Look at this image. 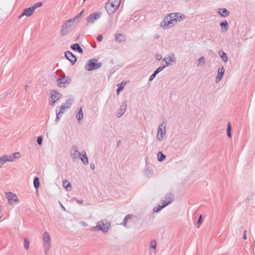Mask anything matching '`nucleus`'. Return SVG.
I'll return each mask as SVG.
<instances>
[{
	"label": "nucleus",
	"mask_w": 255,
	"mask_h": 255,
	"mask_svg": "<svg viewBox=\"0 0 255 255\" xmlns=\"http://www.w3.org/2000/svg\"><path fill=\"white\" fill-rule=\"evenodd\" d=\"M174 199V196L171 193H168L165 195L163 199L161 200L162 205H158L157 207L154 208L153 211L158 212L163 208L172 203Z\"/></svg>",
	"instance_id": "f257e3e1"
},
{
	"label": "nucleus",
	"mask_w": 255,
	"mask_h": 255,
	"mask_svg": "<svg viewBox=\"0 0 255 255\" xmlns=\"http://www.w3.org/2000/svg\"><path fill=\"white\" fill-rule=\"evenodd\" d=\"M110 227V224L106 221L101 220L98 222L96 226L93 227L91 231L95 232L97 231H102L104 233H107Z\"/></svg>",
	"instance_id": "f03ea898"
},
{
	"label": "nucleus",
	"mask_w": 255,
	"mask_h": 255,
	"mask_svg": "<svg viewBox=\"0 0 255 255\" xmlns=\"http://www.w3.org/2000/svg\"><path fill=\"white\" fill-rule=\"evenodd\" d=\"M71 23V20L69 19L64 21L60 32L61 35H67L72 31L73 27Z\"/></svg>",
	"instance_id": "7ed1b4c3"
},
{
	"label": "nucleus",
	"mask_w": 255,
	"mask_h": 255,
	"mask_svg": "<svg viewBox=\"0 0 255 255\" xmlns=\"http://www.w3.org/2000/svg\"><path fill=\"white\" fill-rule=\"evenodd\" d=\"M57 83L60 88H65L70 83L71 80L70 77L66 76L64 73L57 79Z\"/></svg>",
	"instance_id": "20e7f679"
},
{
	"label": "nucleus",
	"mask_w": 255,
	"mask_h": 255,
	"mask_svg": "<svg viewBox=\"0 0 255 255\" xmlns=\"http://www.w3.org/2000/svg\"><path fill=\"white\" fill-rule=\"evenodd\" d=\"M102 66L101 63H97V59L92 58L89 60L88 63L85 66V68L88 71H91L98 69Z\"/></svg>",
	"instance_id": "39448f33"
},
{
	"label": "nucleus",
	"mask_w": 255,
	"mask_h": 255,
	"mask_svg": "<svg viewBox=\"0 0 255 255\" xmlns=\"http://www.w3.org/2000/svg\"><path fill=\"white\" fill-rule=\"evenodd\" d=\"M175 18L173 19L172 17H166L161 23V26L164 28H169L173 27L176 24Z\"/></svg>",
	"instance_id": "423d86ee"
},
{
	"label": "nucleus",
	"mask_w": 255,
	"mask_h": 255,
	"mask_svg": "<svg viewBox=\"0 0 255 255\" xmlns=\"http://www.w3.org/2000/svg\"><path fill=\"white\" fill-rule=\"evenodd\" d=\"M166 126V123L163 122L158 127L156 138L159 141H161L163 140V137L165 135Z\"/></svg>",
	"instance_id": "0eeeda50"
},
{
	"label": "nucleus",
	"mask_w": 255,
	"mask_h": 255,
	"mask_svg": "<svg viewBox=\"0 0 255 255\" xmlns=\"http://www.w3.org/2000/svg\"><path fill=\"white\" fill-rule=\"evenodd\" d=\"M70 156L74 162L77 161L81 156V153L78 151L76 146H72L70 151Z\"/></svg>",
	"instance_id": "6e6552de"
},
{
	"label": "nucleus",
	"mask_w": 255,
	"mask_h": 255,
	"mask_svg": "<svg viewBox=\"0 0 255 255\" xmlns=\"http://www.w3.org/2000/svg\"><path fill=\"white\" fill-rule=\"evenodd\" d=\"M102 15L101 12H94L90 14L87 18L86 21L88 24H92L95 20L99 19Z\"/></svg>",
	"instance_id": "1a4fd4ad"
},
{
	"label": "nucleus",
	"mask_w": 255,
	"mask_h": 255,
	"mask_svg": "<svg viewBox=\"0 0 255 255\" xmlns=\"http://www.w3.org/2000/svg\"><path fill=\"white\" fill-rule=\"evenodd\" d=\"M43 240L44 242V248L45 252L47 253V251L50 249V236L47 232H44L43 234Z\"/></svg>",
	"instance_id": "9d476101"
},
{
	"label": "nucleus",
	"mask_w": 255,
	"mask_h": 255,
	"mask_svg": "<svg viewBox=\"0 0 255 255\" xmlns=\"http://www.w3.org/2000/svg\"><path fill=\"white\" fill-rule=\"evenodd\" d=\"M118 8V6L115 5L114 3H112L109 1L105 5V9L109 14L115 13Z\"/></svg>",
	"instance_id": "9b49d317"
},
{
	"label": "nucleus",
	"mask_w": 255,
	"mask_h": 255,
	"mask_svg": "<svg viewBox=\"0 0 255 255\" xmlns=\"http://www.w3.org/2000/svg\"><path fill=\"white\" fill-rule=\"evenodd\" d=\"M6 196L8 203L11 205L17 203L19 201L17 197L14 193L8 192L6 193Z\"/></svg>",
	"instance_id": "f8f14e48"
},
{
	"label": "nucleus",
	"mask_w": 255,
	"mask_h": 255,
	"mask_svg": "<svg viewBox=\"0 0 255 255\" xmlns=\"http://www.w3.org/2000/svg\"><path fill=\"white\" fill-rule=\"evenodd\" d=\"M51 98L52 99V102L50 103V105L52 107L54 106V104L58 100H59L62 96V94L59 92L53 90L50 92Z\"/></svg>",
	"instance_id": "ddd939ff"
},
{
	"label": "nucleus",
	"mask_w": 255,
	"mask_h": 255,
	"mask_svg": "<svg viewBox=\"0 0 255 255\" xmlns=\"http://www.w3.org/2000/svg\"><path fill=\"white\" fill-rule=\"evenodd\" d=\"M67 109L66 108L65 105H62L59 109V111H58V110H56V118L55 119V122L58 123V122L60 121V118L62 117V115L65 112V110Z\"/></svg>",
	"instance_id": "4468645a"
},
{
	"label": "nucleus",
	"mask_w": 255,
	"mask_h": 255,
	"mask_svg": "<svg viewBox=\"0 0 255 255\" xmlns=\"http://www.w3.org/2000/svg\"><path fill=\"white\" fill-rule=\"evenodd\" d=\"M65 57L71 62L72 65L77 61L76 56L70 51H67L65 52Z\"/></svg>",
	"instance_id": "2eb2a0df"
},
{
	"label": "nucleus",
	"mask_w": 255,
	"mask_h": 255,
	"mask_svg": "<svg viewBox=\"0 0 255 255\" xmlns=\"http://www.w3.org/2000/svg\"><path fill=\"white\" fill-rule=\"evenodd\" d=\"M34 8L33 7H30L27 8H25L22 13L19 16V18H20L22 16L26 15V16H30L33 14L34 12Z\"/></svg>",
	"instance_id": "dca6fc26"
},
{
	"label": "nucleus",
	"mask_w": 255,
	"mask_h": 255,
	"mask_svg": "<svg viewBox=\"0 0 255 255\" xmlns=\"http://www.w3.org/2000/svg\"><path fill=\"white\" fill-rule=\"evenodd\" d=\"M163 61L165 62L166 64L165 66H166V67L169 66L171 65V62H176V57L174 54H172L170 56L164 58Z\"/></svg>",
	"instance_id": "f3484780"
},
{
	"label": "nucleus",
	"mask_w": 255,
	"mask_h": 255,
	"mask_svg": "<svg viewBox=\"0 0 255 255\" xmlns=\"http://www.w3.org/2000/svg\"><path fill=\"white\" fill-rule=\"evenodd\" d=\"M127 107V101H125L123 103L121 106L120 109L119 110L117 113V117L118 118L121 117L125 113Z\"/></svg>",
	"instance_id": "a211bd4d"
},
{
	"label": "nucleus",
	"mask_w": 255,
	"mask_h": 255,
	"mask_svg": "<svg viewBox=\"0 0 255 255\" xmlns=\"http://www.w3.org/2000/svg\"><path fill=\"white\" fill-rule=\"evenodd\" d=\"M7 161H13L14 159L19 158L20 157L19 152H15L10 155H5Z\"/></svg>",
	"instance_id": "6ab92c4d"
},
{
	"label": "nucleus",
	"mask_w": 255,
	"mask_h": 255,
	"mask_svg": "<svg viewBox=\"0 0 255 255\" xmlns=\"http://www.w3.org/2000/svg\"><path fill=\"white\" fill-rule=\"evenodd\" d=\"M225 72V69L223 67H221L218 70V75L216 78V82L218 83L222 79Z\"/></svg>",
	"instance_id": "aec40b11"
},
{
	"label": "nucleus",
	"mask_w": 255,
	"mask_h": 255,
	"mask_svg": "<svg viewBox=\"0 0 255 255\" xmlns=\"http://www.w3.org/2000/svg\"><path fill=\"white\" fill-rule=\"evenodd\" d=\"M169 16L170 17H172V18L173 19H174V18H175V20H176V23L178 21H180L183 18H184V16L183 14H181L180 13H171L169 14Z\"/></svg>",
	"instance_id": "412c9836"
},
{
	"label": "nucleus",
	"mask_w": 255,
	"mask_h": 255,
	"mask_svg": "<svg viewBox=\"0 0 255 255\" xmlns=\"http://www.w3.org/2000/svg\"><path fill=\"white\" fill-rule=\"evenodd\" d=\"M115 37L116 41L119 43L125 42L126 40L125 36L121 33H116Z\"/></svg>",
	"instance_id": "4be33fe9"
},
{
	"label": "nucleus",
	"mask_w": 255,
	"mask_h": 255,
	"mask_svg": "<svg viewBox=\"0 0 255 255\" xmlns=\"http://www.w3.org/2000/svg\"><path fill=\"white\" fill-rule=\"evenodd\" d=\"M80 159L82 162V163L84 165H87L88 164V158L86 155V153L85 151H83L81 152Z\"/></svg>",
	"instance_id": "5701e85b"
},
{
	"label": "nucleus",
	"mask_w": 255,
	"mask_h": 255,
	"mask_svg": "<svg viewBox=\"0 0 255 255\" xmlns=\"http://www.w3.org/2000/svg\"><path fill=\"white\" fill-rule=\"evenodd\" d=\"M218 12L223 17H226L230 15V11L226 8H220Z\"/></svg>",
	"instance_id": "b1692460"
},
{
	"label": "nucleus",
	"mask_w": 255,
	"mask_h": 255,
	"mask_svg": "<svg viewBox=\"0 0 255 255\" xmlns=\"http://www.w3.org/2000/svg\"><path fill=\"white\" fill-rule=\"evenodd\" d=\"M220 26L221 27L222 31L223 32H226L229 29V24L226 20H224L220 23Z\"/></svg>",
	"instance_id": "393cba45"
},
{
	"label": "nucleus",
	"mask_w": 255,
	"mask_h": 255,
	"mask_svg": "<svg viewBox=\"0 0 255 255\" xmlns=\"http://www.w3.org/2000/svg\"><path fill=\"white\" fill-rule=\"evenodd\" d=\"M71 48L75 51H77L80 53H82L83 51L78 43H74L71 45Z\"/></svg>",
	"instance_id": "a878e982"
},
{
	"label": "nucleus",
	"mask_w": 255,
	"mask_h": 255,
	"mask_svg": "<svg viewBox=\"0 0 255 255\" xmlns=\"http://www.w3.org/2000/svg\"><path fill=\"white\" fill-rule=\"evenodd\" d=\"M63 186L68 191H70L72 189V186L70 182L67 180H65L63 182Z\"/></svg>",
	"instance_id": "bb28decb"
},
{
	"label": "nucleus",
	"mask_w": 255,
	"mask_h": 255,
	"mask_svg": "<svg viewBox=\"0 0 255 255\" xmlns=\"http://www.w3.org/2000/svg\"><path fill=\"white\" fill-rule=\"evenodd\" d=\"M133 217L132 214H128L124 218L123 222L121 224V225H123L125 227H127V223L129 219Z\"/></svg>",
	"instance_id": "cd10ccee"
},
{
	"label": "nucleus",
	"mask_w": 255,
	"mask_h": 255,
	"mask_svg": "<svg viewBox=\"0 0 255 255\" xmlns=\"http://www.w3.org/2000/svg\"><path fill=\"white\" fill-rule=\"evenodd\" d=\"M218 54L220 56L222 60L224 62H227L228 61V58L227 55L226 54V53L225 52H224L223 51H219L218 52Z\"/></svg>",
	"instance_id": "c85d7f7f"
},
{
	"label": "nucleus",
	"mask_w": 255,
	"mask_h": 255,
	"mask_svg": "<svg viewBox=\"0 0 255 255\" xmlns=\"http://www.w3.org/2000/svg\"><path fill=\"white\" fill-rule=\"evenodd\" d=\"M76 118L78 121V123L80 124V121L83 118V113L82 107L80 108V110L76 115Z\"/></svg>",
	"instance_id": "c756f323"
},
{
	"label": "nucleus",
	"mask_w": 255,
	"mask_h": 255,
	"mask_svg": "<svg viewBox=\"0 0 255 255\" xmlns=\"http://www.w3.org/2000/svg\"><path fill=\"white\" fill-rule=\"evenodd\" d=\"M153 174V170L152 169L147 168L144 170V175L147 177H150Z\"/></svg>",
	"instance_id": "7c9ffc66"
},
{
	"label": "nucleus",
	"mask_w": 255,
	"mask_h": 255,
	"mask_svg": "<svg viewBox=\"0 0 255 255\" xmlns=\"http://www.w3.org/2000/svg\"><path fill=\"white\" fill-rule=\"evenodd\" d=\"M73 100L72 98L67 99L65 103L66 108L69 109L73 103Z\"/></svg>",
	"instance_id": "2f4dec72"
},
{
	"label": "nucleus",
	"mask_w": 255,
	"mask_h": 255,
	"mask_svg": "<svg viewBox=\"0 0 255 255\" xmlns=\"http://www.w3.org/2000/svg\"><path fill=\"white\" fill-rule=\"evenodd\" d=\"M231 125L230 122H228L227 125V133L228 136L230 138H232V134H231Z\"/></svg>",
	"instance_id": "473e14b6"
},
{
	"label": "nucleus",
	"mask_w": 255,
	"mask_h": 255,
	"mask_svg": "<svg viewBox=\"0 0 255 255\" xmlns=\"http://www.w3.org/2000/svg\"><path fill=\"white\" fill-rule=\"evenodd\" d=\"M205 58L203 56L201 57L197 62V65L198 66H202L205 63Z\"/></svg>",
	"instance_id": "72a5a7b5"
},
{
	"label": "nucleus",
	"mask_w": 255,
	"mask_h": 255,
	"mask_svg": "<svg viewBox=\"0 0 255 255\" xmlns=\"http://www.w3.org/2000/svg\"><path fill=\"white\" fill-rule=\"evenodd\" d=\"M24 248L25 250H28L29 249V244L30 242L29 241L27 238H24Z\"/></svg>",
	"instance_id": "f704fd0d"
},
{
	"label": "nucleus",
	"mask_w": 255,
	"mask_h": 255,
	"mask_svg": "<svg viewBox=\"0 0 255 255\" xmlns=\"http://www.w3.org/2000/svg\"><path fill=\"white\" fill-rule=\"evenodd\" d=\"M83 12H84V10L81 11L80 13L77 14L73 18L69 19V20H71V22H73V23L76 22V20L81 16V15H82V13H83Z\"/></svg>",
	"instance_id": "c9c22d12"
},
{
	"label": "nucleus",
	"mask_w": 255,
	"mask_h": 255,
	"mask_svg": "<svg viewBox=\"0 0 255 255\" xmlns=\"http://www.w3.org/2000/svg\"><path fill=\"white\" fill-rule=\"evenodd\" d=\"M166 157L165 155L163 154L162 152H159L157 154V159L159 161H162Z\"/></svg>",
	"instance_id": "e433bc0d"
},
{
	"label": "nucleus",
	"mask_w": 255,
	"mask_h": 255,
	"mask_svg": "<svg viewBox=\"0 0 255 255\" xmlns=\"http://www.w3.org/2000/svg\"><path fill=\"white\" fill-rule=\"evenodd\" d=\"M34 186L36 189H37L39 186V179L38 177H35L33 180Z\"/></svg>",
	"instance_id": "4c0bfd02"
},
{
	"label": "nucleus",
	"mask_w": 255,
	"mask_h": 255,
	"mask_svg": "<svg viewBox=\"0 0 255 255\" xmlns=\"http://www.w3.org/2000/svg\"><path fill=\"white\" fill-rule=\"evenodd\" d=\"M7 161L6 160L5 155L1 156L0 157V168L2 166V165H3V164Z\"/></svg>",
	"instance_id": "58836bf2"
},
{
	"label": "nucleus",
	"mask_w": 255,
	"mask_h": 255,
	"mask_svg": "<svg viewBox=\"0 0 255 255\" xmlns=\"http://www.w3.org/2000/svg\"><path fill=\"white\" fill-rule=\"evenodd\" d=\"M125 86V84H123V83L118 85V86H119V87L117 90V93L118 95H119V93H120V92L123 90Z\"/></svg>",
	"instance_id": "ea45409f"
},
{
	"label": "nucleus",
	"mask_w": 255,
	"mask_h": 255,
	"mask_svg": "<svg viewBox=\"0 0 255 255\" xmlns=\"http://www.w3.org/2000/svg\"><path fill=\"white\" fill-rule=\"evenodd\" d=\"M150 248L155 250L156 249V242L155 240H152L150 244Z\"/></svg>",
	"instance_id": "a19ab883"
},
{
	"label": "nucleus",
	"mask_w": 255,
	"mask_h": 255,
	"mask_svg": "<svg viewBox=\"0 0 255 255\" xmlns=\"http://www.w3.org/2000/svg\"><path fill=\"white\" fill-rule=\"evenodd\" d=\"M109 1L112 3H114L115 5H116V6L119 7L121 0H109Z\"/></svg>",
	"instance_id": "79ce46f5"
},
{
	"label": "nucleus",
	"mask_w": 255,
	"mask_h": 255,
	"mask_svg": "<svg viewBox=\"0 0 255 255\" xmlns=\"http://www.w3.org/2000/svg\"><path fill=\"white\" fill-rule=\"evenodd\" d=\"M166 66H161L158 67L154 72L155 75H157L158 73L162 71L165 68Z\"/></svg>",
	"instance_id": "37998d69"
},
{
	"label": "nucleus",
	"mask_w": 255,
	"mask_h": 255,
	"mask_svg": "<svg viewBox=\"0 0 255 255\" xmlns=\"http://www.w3.org/2000/svg\"><path fill=\"white\" fill-rule=\"evenodd\" d=\"M42 5V3L41 2H37L34 4L33 6L32 7H33L34 8V10L37 7H40Z\"/></svg>",
	"instance_id": "c03bdc74"
},
{
	"label": "nucleus",
	"mask_w": 255,
	"mask_h": 255,
	"mask_svg": "<svg viewBox=\"0 0 255 255\" xmlns=\"http://www.w3.org/2000/svg\"><path fill=\"white\" fill-rule=\"evenodd\" d=\"M37 143L39 144V145H41L42 144V137L41 136H39L37 137Z\"/></svg>",
	"instance_id": "a18cd8bd"
},
{
	"label": "nucleus",
	"mask_w": 255,
	"mask_h": 255,
	"mask_svg": "<svg viewBox=\"0 0 255 255\" xmlns=\"http://www.w3.org/2000/svg\"><path fill=\"white\" fill-rule=\"evenodd\" d=\"M103 39V37L102 35H99L97 37V41L101 42Z\"/></svg>",
	"instance_id": "49530a36"
},
{
	"label": "nucleus",
	"mask_w": 255,
	"mask_h": 255,
	"mask_svg": "<svg viewBox=\"0 0 255 255\" xmlns=\"http://www.w3.org/2000/svg\"><path fill=\"white\" fill-rule=\"evenodd\" d=\"M156 75H155L154 73L153 72V73L150 76L149 80L150 81H152L155 78Z\"/></svg>",
	"instance_id": "de8ad7c7"
},
{
	"label": "nucleus",
	"mask_w": 255,
	"mask_h": 255,
	"mask_svg": "<svg viewBox=\"0 0 255 255\" xmlns=\"http://www.w3.org/2000/svg\"><path fill=\"white\" fill-rule=\"evenodd\" d=\"M202 215H200V216H199V219H198V224L199 225H200V224L202 223Z\"/></svg>",
	"instance_id": "09e8293b"
},
{
	"label": "nucleus",
	"mask_w": 255,
	"mask_h": 255,
	"mask_svg": "<svg viewBox=\"0 0 255 255\" xmlns=\"http://www.w3.org/2000/svg\"><path fill=\"white\" fill-rule=\"evenodd\" d=\"M74 200H75V201H76L79 204H82L83 203V200H77L76 198H75Z\"/></svg>",
	"instance_id": "8fccbe9b"
},
{
	"label": "nucleus",
	"mask_w": 255,
	"mask_h": 255,
	"mask_svg": "<svg viewBox=\"0 0 255 255\" xmlns=\"http://www.w3.org/2000/svg\"><path fill=\"white\" fill-rule=\"evenodd\" d=\"M246 233H247V231L246 230L244 231V236H243V238H244V240H246L247 239Z\"/></svg>",
	"instance_id": "3c124183"
},
{
	"label": "nucleus",
	"mask_w": 255,
	"mask_h": 255,
	"mask_svg": "<svg viewBox=\"0 0 255 255\" xmlns=\"http://www.w3.org/2000/svg\"><path fill=\"white\" fill-rule=\"evenodd\" d=\"M162 58V56L161 55H157L156 59L158 60H160Z\"/></svg>",
	"instance_id": "603ef678"
},
{
	"label": "nucleus",
	"mask_w": 255,
	"mask_h": 255,
	"mask_svg": "<svg viewBox=\"0 0 255 255\" xmlns=\"http://www.w3.org/2000/svg\"><path fill=\"white\" fill-rule=\"evenodd\" d=\"M90 167H91V169H95V164H94V163H91V164H90Z\"/></svg>",
	"instance_id": "864d4df0"
},
{
	"label": "nucleus",
	"mask_w": 255,
	"mask_h": 255,
	"mask_svg": "<svg viewBox=\"0 0 255 255\" xmlns=\"http://www.w3.org/2000/svg\"><path fill=\"white\" fill-rule=\"evenodd\" d=\"M60 203V205H61V208L62 209L64 210V211H65L66 210V209L64 207V206L61 203Z\"/></svg>",
	"instance_id": "5fc2aeb1"
},
{
	"label": "nucleus",
	"mask_w": 255,
	"mask_h": 255,
	"mask_svg": "<svg viewBox=\"0 0 255 255\" xmlns=\"http://www.w3.org/2000/svg\"><path fill=\"white\" fill-rule=\"evenodd\" d=\"M121 141L120 140H119L117 142V146H120V145L121 144Z\"/></svg>",
	"instance_id": "6e6d98bb"
},
{
	"label": "nucleus",
	"mask_w": 255,
	"mask_h": 255,
	"mask_svg": "<svg viewBox=\"0 0 255 255\" xmlns=\"http://www.w3.org/2000/svg\"><path fill=\"white\" fill-rule=\"evenodd\" d=\"M2 211V207L0 205V213H1Z\"/></svg>",
	"instance_id": "4d7b16f0"
},
{
	"label": "nucleus",
	"mask_w": 255,
	"mask_h": 255,
	"mask_svg": "<svg viewBox=\"0 0 255 255\" xmlns=\"http://www.w3.org/2000/svg\"><path fill=\"white\" fill-rule=\"evenodd\" d=\"M27 85H25L24 89H25V90H26V89H27Z\"/></svg>",
	"instance_id": "13d9d810"
},
{
	"label": "nucleus",
	"mask_w": 255,
	"mask_h": 255,
	"mask_svg": "<svg viewBox=\"0 0 255 255\" xmlns=\"http://www.w3.org/2000/svg\"><path fill=\"white\" fill-rule=\"evenodd\" d=\"M197 227L198 228H199V227H199V225L197 226Z\"/></svg>",
	"instance_id": "bf43d9fd"
}]
</instances>
